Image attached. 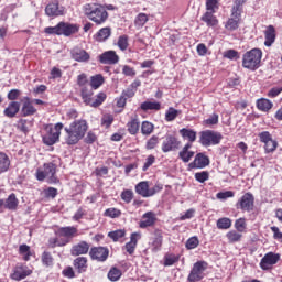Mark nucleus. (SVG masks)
<instances>
[{
    "instance_id": "nucleus-4",
    "label": "nucleus",
    "mask_w": 282,
    "mask_h": 282,
    "mask_svg": "<svg viewBox=\"0 0 282 282\" xmlns=\"http://www.w3.org/2000/svg\"><path fill=\"white\" fill-rule=\"evenodd\" d=\"M36 178L39 182H43V180H47L48 184H56L58 178L56 177V164L46 163L44 164L43 171H37Z\"/></svg>"
},
{
    "instance_id": "nucleus-36",
    "label": "nucleus",
    "mask_w": 282,
    "mask_h": 282,
    "mask_svg": "<svg viewBox=\"0 0 282 282\" xmlns=\"http://www.w3.org/2000/svg\"><path fill=\"white\" fill-rule=\"evenodd\" d=\"M141 109L142 111H149V110H154V111H160L161 105L158 101H145L141 104Z\"/></svg>"
},
{
    "instance_id": "nucleus-48",
    "label": "nucleus",
    "mask_w": 282,
    "mask_h": 282,
    "mask_svg": "<svg viewBox=\"0 0 282 282\" xmlns=\"http://www.w3.org/2000/svg\"><path fill=\"white\" fill-rule=\"evenodd\" d=\"M120 276H122V271H120V269L117 268H112L109 272H108V279L110 281H118L120 279Z\"/></svg>"
},
{
    "instance_id": "nucleus-21",
    "label": "nucleus",
    "mask_w": 282,
    "mask_h": 282,
    "mask_svg": "<svg viewBox=\"0 0 282 282\" xmlns=\"http://www.w3.org/2000/svg\"><path fill=\"white\" fill-rule=\"evenodd\" d=\"M34 113H36V108H34L30 98L26 97L21 108V116L28 118V116H34Z\"/></svg>"
},
{
    "instance_id": "nucleus-35",
    "label": "nucleus",
    "mask_w": 282,
    "mask_h": 282,
    "mask_svg": "<svg viewBox=\"0 0 282 282\" xmlns=\"http://www.w3.org/2000/svg\"><path fill=\"white\" fill-rule=\"evenodd\" d=\"M180 133L183 138L187 139L189 142H195L197 140V132L183 128L180 130Z\"/></svg>"
},
{
    "instance_id": "nucleus-18",
    "label": "nucleus",
    "mask_w": 282,
    "mask_h": 282,
    "mask_svg": "<svg viewBox=\"0 0 282 282\" xmlns=\"http://www.w3.org/2000/svg\"><path fill=\"white\" fill-rule=\"evenodd\" d=\"M264 39L265 47H272L274 41H276V30L273 25L267 26V30L264 31Z\"/></svg>"
},
{
    "instance_id": "nucleus-32",
    "label": "nucleus",
    "mask_w": 282,
    "mask_h": 282,
    "mask_svg": "<svg viewBox=\"0 0 282 282\" xmlns=\"http://www.w3.org/2000/svg\"><path fill=\"white\" fill-rule=\"evenodd\" d=\"M105 100H107V94L105 93H99L96 98H91L90 102L88 104L89 107H100V105H102L105 102Z\"/></svg>"
},
{
    "instance_id": "nucleus-43",
    "label": "nucleus",
    "mask_w": 282,
    "mask_h": 282,
    "mask_svg": "<svg viewBox=\"0 0 282 282\" xmlns=\"http://www.w3.org/2000/svg\"><path fill=\"white\" fill-rule=\"evenodd\" d=\"M241 237L243 236L235 230L227 232L229 243H237L238 241H241Z\"/></svg>"
},
{
    "instance_id": "nucleus-51",
    "label": "nucleus",
    "mask_w": 282,
    "mask_h": 282,
    "mask_svg": "<svg viewBox=\"0 0 282 282\" xmlns=\"http://www.w3.org/2000/svg\"><path fill=\"white\" fill-rule=\"evenodd\" d=\"M121 199L126 202V204H131V200L133 199V191L126 189L121 193Z\"/></svg>"
},
{
    "instance_id": "nucleus-3",
    "label": "nucleus",
    "mask_w": 282,
    "mask_h": 282,
    "mask_svg": "<svg viewBox=\"0 0 282 282\" xmlns=\"http://www.w3.org/2000/svg\"><path fill=\"white\" fill-rule=\"evenodd\" d=\"M261 58H263L261 48H252L242 55V67L254 72L261 66Z\"/></svg>"
},
{
    "instance_id": "nucleus-58",
    "label": "nucleus",
    "mask_w": 282,
    "mask_h": 282,
    "mask_svg": "<svg viewBox=\"0 0 282 282\" xmlns=\"http://www.w3.org/2000/svg\"><path fill=\"white\" fill-rule=\"evenodd\" d=\"M44 32L46 34H57V36H61V24H57L56 26H47L44 29Z\"/></svg>"
},
{
    "instance_id": "nucleus-12",
    "label": "nucleus",
    "mask_w": 282,
    "mask_h": 282,
    "mask_svg": "<svg viewBox=\"0 0 282 282\" xmlns=\"http://www.w3.org/2000/svg\"><path fill=\"white\" fill-rule=\"evenodd\" d=\"M254 206V196L250 193H246L240 200L237 203V208H241V210H252Z\"/></svg>"
},
{
    "instance_id": "nucleus-6",
    "label": "nucleus",
    "mask_w": 282,
    "mask_h": 282,
    "mask_svg": "<svg viewBox=\"0 0 282 282\" xmlns=\"http://www.w3.org/2000/svg\"><path fill=\"white\" fill-rule=\"evenodd\" d=\"M221 133L215 132L213 130H206L200 132L199 142L203 147H213L221 142Z\"/></svg>"
},
{
    "instance_id": "nucleus-23",
    "label": "nucleus",
    "mask_w": 282,
    "mask_h": 282,
    "mask_svg": "<svg viewBox=\"0 0 282 282\" xmlns=\"http://www.w3.org/2000/svg\"><path fill=\"white\" fill-rule=\"evenodd\" d=\"M248 0H235L234 7L231 9V17L234 19H239L241 17V12H243V3H246Z\"/></svg>"
},
{
    "instance_id": "nucleus-59",
    "label": "nucleus",
    "mask_w": 282,
    "mask_h": 282,
    "mask_svg": "<svg viewBox=\"0 0 282 282\" xmlns=\"http://www.w3.org/2000/svg\"><path fill=\"white\" fill-rule=\"evenodd\" d=\"M113 123V116L111 115H105L101 119V124L104 127H106L107 129H109V127H111V124Z\"/></svg>"
},
{
    "instance_id": "nucleus-39",
    "label": "nucleus",
    "mask_w": 282,
    "mask_h": 282,
    "mask_svg": "<svg viewBox=\"0 0 282 282\" xmlns=\"http://www.w3.org/2000/svg\"><path fill=\"white\" fill-rule=\"evenodd\" d=\"M147 21H149L147 13H139L134 20V25L138 28V30H140V28H144Z\"/></svg>"
},
{
    "instance_id": "nucleus-16",
    "label": "nucleus",
    "mask_w": 282,
    "mask_h": 282,
    "mask_svg": "<svg viewBox=\"0 0 282 282\" xmlns=\"http://www.w3.org/2000/svg\"><path fill=\"white\" fill-rule=\"evenodd\" d=\"M45 14L47 17H63L65 14V10L63 7H58V2H52L46 6Z\"/></svg>"
},
{
    "instance_id": "nucleus-9",
    "label": "nucleus",
    "mask_w": 282,
    "mask_h": 282,
    "mask_svg": "<svg viewBox=\"0 0 282 282\" xmlns=\"http://www.w3.org/2000/svg\"><path fill=\"white\" fill-rule=\"evenodd\" d=\"M180 149V141L177 140V138L167 134L165 135L163 143H162V151L163 153H169L171 151H175Z\"/></svg>"
},
{
    "instance_id": "nucleus-46",
    "label": "nucleus",
    "mask_w": 282,
    "mask_h": 282,
    "mask_svg": "<svg viewBox=\"0 0 282 282\" xmlns=\"http://www.w3.org/2000/svg\"><path fill=\"white\" fill-rule=\"evenodd\" d=\"M276 147H279V142L271 139L269 142L264 143V151L265 153H274V151H276Z\"/></svg>"
},
{
    "instance_id": "nucleus-17",
    "label": "nucleus",
    "mask_w": 282,
    "mask_h": 282,
    "mask_svg": "<svg viewBox=\"0 0 282 282\" xmlns=\"http://www.w3.org/2000/svg\"><path fill=\"white\" fill-rule=\"evenodd\" d=\"M142 219L143 220L139 223L140 228H151V226H155V221H158L155 213L153 212H147L143 214Z\"/></svg>"
},
{
    "instance_id": "nucleus-47",
    "label": "nucleus",
    "mask_w": 282,
    "mask_h": 282,
    "mask_svg": "<svg viewBox=\"0 0 282 282\" xmlns=\"http://www.w3.org/2000/svg\"><path fill=\"white\" fill-rule=\"evenodd\" d=\"M225 28L226 30H229V31L237 30V28H239V18L232 17L231 19H229Z\"/></svg>"
},
{
    "instance_id": "nucleus-45",
    "label": "nucleus",
    "mask_w": 282,
    "mask_h": 282,
    "mask_svg": "<svg viewBox=\"0 0 282 282\" xmlns=\"http://www.w3.org/2000/svg\"><path fill=\"white\" fill-rule=\"evenodd\" d=\"M117 45L121 52H124L127 47H129V36L127 35H121L118 39Z\"/></svg>"
},
{
    "instance_id": "nucleus-41",
    "label": "nucleus",
    "mask_w": 282,
    "mask_h": 282,
    "mask_svg": "<svg viewBox=\"0 0 282 282\" xmlns=\"http://www.w3.org/2000/svg\"><path fill=\"white\" fill-rule=\"evenodd\" d=\"M153 129H155V127L149 121H143L141 124V133L143 135H151V133H153Z\"/></svg>"
},
{
    "instance_id": "nucleus-33",
    "label": "nucleus",
    "mask_w": 282,
    "mask_h": 282,
    "mask_svg": "<svg viewBox=\"0 0 282 282\" xmlns=\"http://www.w3.org/2000/svg\"><path fill=\"white\" fill-rule=\"evenodd\" d=\"M152 248L154 252H158L160 248H162V231L161 230H155L154 231V239L152 241Z\"/></svg>"
},
{
    "instance_id": "nucleus-63",
    "label": "nucleus",
    "mask_w": 282,
    "mask_h": 282,
    "mask_svg": "<svg viewBox=\"0 0 282 282\" xmlns=\"http://www.w3.org/2000/svg\"><path fill=\"white\" fill-rule=\"evenodd\" d=\"M217 0H206V10L207 12H215L217 8Z\"/></svg>"
},
{
    "instance_id": "nucleus-24",
    "label": "nucleus",
    "mask_w": 282,
    "mask_h": 282,
    "mask_svg": "<svg viewBox=\"0 0 282 282\" xmlns=\"http://www.w3.org/2000/svg\"><path fill=\"white\" fill-rule=\"evenodd\" d=\"M214 14H215V11H207L202 17V21H204V23H206V25H208V28H215V25H217V23H219V21L217 20V18Z\"/></svg>"
},
{
    "instance_id": "nucleus-52",
    "label": "nucleus",
    "mask_w": 282,
    "mask_h": 282,
    "mask_svg": "<svg viewBox=\"0 0 282 282\" xmlns=\"http://www.w3.org/2000/svg\"><path fill=\"white\" fill-rule=\"evenodd\" d=\"M199 246V239L197 237H192L186 241L187 250H195Z\"/></svg>"
},
{
    "instance_id": "nucleus-19",
    "label": "nucleus",
    "mask_w": 282,
    "mask_h": 282,
    "mask_svg": "<svg viewBox=\"0 0 282 282\" xmlns=\"http://www.w3.org/2000/svg\"><path fill=\"white\" fill-rule=\"evenodd\" d=\"M87 252H89V243L86 241H80L79 243L74 245L70 250L73 257H80V254H87Z\"/></svg>"
},
{
    "instance_id": "nucleus-42",
    "label": "nucleus",
    "mask_w": 282,
    "mask_h": 282,
    "mask_svg": "<svg viewBox=\"0 0 282 282\" xmlns=\"http://www.w3.org/2000/svg\"><path fill=\"white\" fill-rule=\"evenodd\" d=\"M230 226H232L230 218H220L217 220V228H219V230H228Z\"/></svg>"
},
{
    "instance_id": "nucleus-1",
    "label": "nucleus",
    "mask_w": 282,
    "mask_h": 282,
    "mask_svg": "<svg viewBox=\"0 0 282 282\" xmlns=\"http://www.w3.org/2000/svg\"><path fill=\"white\" fill-rule=\"evenodd\" d=\"M84 14L89 19V21H93V23H96V25H102L109 19V13L107 12V9L102 4L98 3H87L84 6Z\"/></svg>"
},
{
    "instance_id": "nucleus-57",
    "label": "nucleus",
    "mask_w": 282,
    "mask_h": 282,
    "mask_svg": "<svg viewBox=\"0 0 282 282\" xmlns=\"http://www.w3.org/2000/svg\"><path fill=\"white\" fill-rule=\"evenodd\" d=\"M19 252H20V254H25L24 261H30V246L21 245L19 248Z\"/></svg>"
},
{
    "instance_id": "nucleus-25",
    "label": "nucleus",
    "mask_w": 282,
    "mask_h": 282,
    "mask_svg": "<svg viewBox=\"0 0 282 282\" xmlns=\"http://www.w3.org/2000/svg\"><path fill=\"white\" fill-rule=\"evenodd\" d=\"M4 208L7 210H17L19 208V198H17L15 194H10L4 202Z\"/></svg>"
},
{
    "instance_id": "nucleus-64",
    "label": "nucleus",
    "mask_w": 282,
    "mask_h": 282,
    "mask_svg": "<svg viewBox=\"0 0 282 282\" xmlns=\"http://www.w3.org/2000/svg\"><path fill=\"white\" fill-rule=\"evenodd\" d=\"M159 139L156 135H153L151 139L147 142V149H155L158 147Z\"/></svg>"
},
{
    "instance_id": "nucleus-40",
    "label": "nucleus",
    "mask_w": 282,
    "mask_h": 282,
    "mask_svg": "<svg viewBox=\"0 0 282 282\" xmlns=\"http://www.w3.org/2000/svg\"><path fill=\"white\" fill-rule=\"evenodd\" d=\"M128 131L131 133V135H135V133L140 131V121H138V119H132L130 122H128Z\"/></svg>"
},
{
    "instance_id": "nucleus-62",
    "label": "nucleus",
    "mask_w": 282,
    "mask_h": 282,
    "mask_svg": "<svg viewBox=\"0 0 282 282\" xmlns=\"http://www.w3.org/2000/svg\"><path fill=\"white\" fill-rule=\"evenodd\" d=\"M122 74L124 75V76H130V77H133V76H135V69H133L131 66H129V65H124L123 67H122Z\"/></svg>"
},
{
    "instance_id": "nucleus-27",
    "label": "nucleus",
    "mask_w": 282,
    "mask_h": 282,
    "mask_svg": "<svg viewBox=\"0 0 282 282\" xmlns=\"http://www.w3.org/2000/svg\"><path fill=\"white\" fill-rule=\"evenodd\" d=\"M111 36V28L106 26L100 29L97 34L95 35V41L98 43H102L104 41H107Z\"/></svg>"
},
{
    "instance_id": "nucleus-31",
    "label": "nucleus",
    "mask_w": 282,
    "mask_h": 282,
    "mask_svg": "<svg viewBox=\"0 0 282 282\" xmlns=\"http://www.w3.org/2000/svg\"><path fill=\"white\" fill-rule=\"evenodd\" d=\"M80 95L85 105H89L91 102V97L94 96V90L90 87L84 86L80 90Z\"/></svg>"
},
{
    "instance_id": "nucleus-30",
    "label": "nucleus",
    "mask_w": 282,
    "mask_h": 282,
    "mask_svg": "<svg viewBox=\"0 0 282 282\" xmlns=\"http://www.w3.org/2000/svg\"><path fill=\"white\" fill-rule=\"evenodd\" d=\"M10 169V158L8 154L0 152V174L8 172Z\"/></svg>"
},
{
    "instance_id": "nucleus-56",
    "label": "nucleus",
    "mask_w": 282,
    "mask_h": 282,
    "mask_svg": "<svg viewBox=\"0 0 282 282\" xmlns=\"http://www.w3.org/2000/svg\"><path fill=\"white\" fill-rule=\"evenodd\" d=\"M68 241L64 240V241H58V238H50L48 240V246L50 248H56V246L62 247V246H67Z\"/></svg>"
},
{
    "instance_id": "nucleus-2",
    "label": "nucleus",
    "mask_w": 282,
    "mask_h": 282,
    "mask_svg": "<svg viewBox=\"0 0 282 282\" xmlns=\"http://www.w3.org/2000/svg\"><path fill=\"white\" fill-rule=\"evenodd\" d=\"M65 131L67 133L66 144H78V141L83 140L87 133V121H75L69 128H65Z\"/></svg>"
},
{
    "instance_id": "nucleus-37",
    "label": "nucleus",
    "mask_w": 282,
    "mask_h": 282,
    "mask_svg": "<svg viewBox=\"0 0 282 282\" xmlns=\"http://www.w3.org/2000/svg\"><path fill=\"white\" fill-rule=\"evenodd\" d=\"M257 107L260 111H270V109H272V101L264 98L259 99L257 101Z\"/></svg>"
},
{
    "instance_id": "nucleus-44",
    "label": "nucleus",
    "mask_w": 282,
    "mask_h": 282,
    "mask_svg": "<svg viewBox=\"0 0 282 282\" xmlns=\"http://www.w3.org/2000/svg\"><path fill=\"white\" fill-rule=\"evenodd\" d=\"M195 155V152L193 151H189V150H182L180 153H178V156L182 159V162H185L188 163L191 162V159H193Z\"/></svg>"
},
{
    "instance_id": "nucleus-54",
    "label": "nucleus",
    "mask_w": 282,
    "mask_h": 282,
    "mask_svg": "<svg viewBox=\"0 0 282 282\" xmlns=\"http://www.w3.org/2000/svg\"><path fill=\"white\" fill-rule=\"evenodd\" d=\"M235 228L238 232H243L246 230V218H239L235 221Z\"/></svg>"
},
{
    "instance_id": "nucleus-8",
    "label": "nucleus",
    "mask_w": 282,
    "mask_h": 282,
    "mask_svg": "<svg viewBox=\"0 0 282 282\" xmlns=\"http://www.w3.org/2000/svg\"><path fill=\"white\" fill-rule=\"evenodd\" d=\"M281 259L279 253L269 252L260 261V268L262 270H271L272 265H276Z\"/></svg>"
},
{
    "instance_id": "nucleus-14",
    "label": "nucleus",
    "mask_w": 282,
    "mask_h": 282,
    "mask_svg": "<svg viewBox=\"0 0 282 282\" xmlns=\"http://www.w3.org/2000/svg\"><path fill=\"white\" fill-rule=\"evenodd\" d=\"M99 61L102 65H116L120 57L116 54V51H107L99 56Z\"/></svg>"
},
{
    "instance_id": "nucleus-53",
    "label": "nucleus",
    "mask_w": 282,
    "mask_h": 282,
    "mask_svg": "<svg viewBox=\"0 0 282 282\" xmlns=\"http://www.w3.org/2000/svg\"><path fill=\"white\" fill-rule=\"evenodd\" d=\"M209 174L207 171L197 172L195 174L196 182H199L200 184H204V182L208 181Z\"/></svg>"
},
{
    "instance_id": "nucleus-49",
    "label": "nucleus",
    "mask_w": 282,
    "mask_h": 282,
    "mask_svg": "<svg viewBox=\"0 0 282 282\" xmlns=\"http://www.w3.org/2000/svg\"><path fill=\"white\" fill-rule=\"evenodd\" d=\"M122 215V212L118 208H108L105 210V217H110L111 219H116V217H120Z\"/></svg>"
},
{
    "instance_id": "nucleus-13",
    "label": "nucleus",
    "mask_w": 282,
    "mask_h": 282,
    "mask_svg": "<svg viewBox=\"0 0 282 282\" xmlns=\"http://www.w3.org/2000/svg\"><path fill=\"white\" fill-rule=\"evenodd\" d=\"M30 274H32V270L28 267L17 265L11 274V279H13V281H23V279L30 276Z\"/></svg>"
},
{
    "instance_id": "nucleus-15",
    "label": "nucleus",
    "mask_w": 282,
    "mask_h": 282,
    "mask_svg": "<svg viewBox=\"0 0 282 282\" xmlns=\"http://www.w3.org/2000/svg\"><path fill=\"white\" fill-rule=\"evenodd\" d=\"M70 56L73 61H76L77 63H88L90 58V55L87 53V51L78 47H75L70 51Z\"/></svg>"
},
{
    "instance_id": "nucleus-22",
    "label": "nucleus",
    "mask_w": 282,
    "mask_h": 282,
    "mask_svg": "<svg viewBox=\"0 0 282 282\" xmlns=\"http://www.w3.org/2000/svg\"><path fill=\"white\" fill-rule=\"evenodd\" d=\"M21 109V104L19 101H11L8 107L4 109L3 113L7 118H14Z\"/></svg>"
},
{
    "instance_id": "nucleus-7",
    "label": "nucleus",
    "mask_w": 282,
    "mask_h": 282,
    "mask_svg": "<svg viewBox=\"0 0 282 282\" xmlns=\"http://www.w3.org/2000/svg\"><path fill=\"white\" fill-rule=\"evenodd\" d=\"M206 268H208V263L204 261H198L194 263L193 269L187 278L188 281L189 282L202 281V279H204L205 276L204 272H206Z\"/></svg>"
},
{
    "instance_id": "nucleus-29",
    "label": "nucleus",
    "mask_w": 282,
    "mask_h": 282,
    "mask_svg": "<svg viewBox=\"0 0 282 282\" xmlns=\"http://www.w3.org/2000/svg\"><path fill=\"white\" fill-rule=\"evenodd\" d=\"M135 193L141 197H149V182L142 181L135 186Z\"/></svg>"
},
{
    "instance_id": "nucleus-60",
    "label": "nucleus",
    "mask_w": 282,
    "mask_h": 282,
    "mask_svg": "<svg viewBox=\"0 0 282 282\" xmlns=\"http://www.w3.org/2000/svg\"><path fill=\"white\" fill-rule=\"evenodd\" d=\"M42 261H43L44 265H52V263L54 261V258H52V253L51 252L45 251L42 254Z\"/></svg>"
},
{
    "instance_id": "nucleus-38",
    "label": "nucleus",
    "mask_w": 282,
    "mask_h": 282,
    "mask_svg": "<svg viewBox=\"0 0 282 282\" xmlns=\"http://www.w3.org/2000/svg\"><path fill=\"white\" fill-rule=\"evenodd\" d=\"M180 113H182L181 110L170 107L167 109V111L165 112L166 122H173V120H175V118H177V116H180Z\"/></svg>"
},
{
    "instance_id": "nucleus-26",
    "label": "nucleus",
    "mask_w": 282,
    "mask_h": 282,
    "mask_svg": "<svg viewBox=\"0 0 282 282\" xmlns=\"http://www.w3.org/2000/svg\"><path fill=\"white\" fill-rule=\"evenodd\" d=\"M59 237H67V239H72L73 237H76L78 234V229L76 227H62L57 231Z\"/></svg>"
},
{
    "instance_id": "nucleus-5",
    "label": "nucleus",
    "mask_w": 282,
    "mask_h": 282,
    "mask_svg": "<svg viewBox=\"0 0 282 282\" xmlns=\"http://www.w3.org/2000/svg\"><path fill=\"white\" fill-rule=\"evenodd\" d=\"M63 129V123H56L53 128L52 126L46 127V134L43 137V142L47 147L56 144L61 138V130Z\"/></svg>"
},
{
    "instance_id": "nucleus-50",
    "label": "nucleus",
    "mask_w": 282,
    "mask_h": 282,
    "mask_svg": "<svg viewBox=\"0 0 282 282\" xmlns=\"http://www.w3.org/2000/svg\"><path fill=\"white\" fill-rule=\"evenodd\" d=\"M124 235H126V231L122 229L110 231L108 234V236L110 237V239H112V241H118L119 239H122Z\"/></svg>"
},
{
    "instance_id": "nucleus-10",
    "label": "nucleus",
    "mask_w": 282,
    "mask_h": 282,
    "mask_svg": "<svg viewBox=\"0 0 282 282\" xmlns=\"http://www.w3.org/2000/svg\"><path fill=\"white\" fill-rule=\"evenodd\" d=\"M90 259L95 261H107L109 257V249L105 247H94L89 251Z\"/></svg>"
},
{
    "instance_id": "nucleus-61",
    "label": "nucleus",
    "mask_w": 282,
    "mask_h": 282,
    "mask_svg": "<svg viewBox=\"0 0 282 282\" xmlns=\"http://www.w3.org/2000/svg\"><path fill=\"white\" fill-rule=\"evenodd\" d=\"M217 199H228L230 197H235V193L232 191L220 192L216 195Z\"/></svg>"
},
{
    "instance_id": "nucleus-11",
    "label": "nucleus",
    "mask_w": 282,
    "mask_h": 282,
    "mask_svg": "<svg viewBox=\"0 0 282 282\" xmlns=\"http://www.w3.org/2000/svg\"><path fill=\"white\" fill-rule=\"evenodd\" d=\"M210 164V160L206 154L204 153H198L196 154L195 159L193 162L188 164L189 169H206Z\"/></svg>"
},
{
    "instance_id": "nucleus-34",
    "label": "nucleus",
    "mask_w": 282,
    "mask_h": 282,
    "mask_svg": "<svg viewBox=\"0 0 282 282\" xmlns=\"http://www.w3.org/2000/svg\"><path fill=\"white\" fill-rule=\"evenodd\" d=\"M105 83V77L101 74H97L90 77L91 89H98Z\"/></svg>"
},
{
    "instance_id": "nucleus-20",
    "label": "nucleus",
    "mask_w": 282,
    "mask_h": 282,
    "mask_svg": "<svg viewBox=\"0 0 282 282\" xmlns=\"http://www.w3.org/2000/svg\"><path fill=\"white\" fill-rule=\"evenodd\" d=\"M59 32L61 35L72 36V34H76V32H78V26L76 24L59 22Z\"/></svg>"
},
{
    "instance_id": "nucleus-55",
    "label": "nucleus",
    "mask_w": 282,
    "mask_h": 282,
    "mask_svg": "<svg viewBox=\"0 0 282 282\" xmlns=\"http://www.w3.org/2000/svg\"><path fill=\"white\" fill-rule=\"evenodd\" d=\"M258 138H259L260 142L265 144L267 142H270L272 140V134L268 131H263L258 134Z\"/></svg>"
},
{
    "instance_id": "nucleus-28",
    "label": "nucleus",
    "mask_w": 282,
    "mask_h": 282,
    "mask_svg": "<svg viewBox=\"0 0 282 282\" xmlns=\"http://www.w3.org/2000/svg\"><path fill=\"white\" fill-rule=\"evenodd\" d=\"M74 267L79 274L87 272V259L85 257H78L74 260Z\"/></svg>"
}]
</instances>
